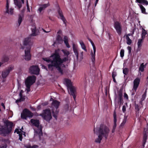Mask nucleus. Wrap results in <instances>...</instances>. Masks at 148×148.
I'll use <instances>...</instances> for the list:
<instances>
[{"label": "nucleus", "instance_id": "nucleus-1", "mask_svg": "<svg viewBox=\"0 0 148 148\" xmlns=\"http://www.w3.org/2000/svg\"><path fill=\"white\" fill-rule=\"evenodd\" d=\"M55 56L54 60L55 62V65L56 66V69L59 73L62 75L64 73L63 68H65L66 67L65 65L63 64V63L68 60V58L65 57L63 59H61L59 54L56 51Z\"/></svg>", "mask_w": 148, "mask_h": 148}, {"label": "nucleus", "instance_id": "nucleus-2", "mask_svg": "<svg viewBox=\"0 0 148 148\" xmlns=\"http://www.w3.org/2000/svg\"><path fill=\"white\" fill-rule=\"evenodd\" d=\"M4 123L5 126H1L0 127V135L5 136L11 133L14 125L8 120L4 121Z\"/></svg>", "mask_w": 148, "mask_h": 148}, {"label": "nucleus", "instance_id": "nucleus-3", "mask_svg": "<svg viewBox=\"0 0 148 148\" xmlns=\"http://www.w3.org/2000/svg\"><path fill=\"white\" fill-rule=\"evenodd\" d=\"M23 45L25 46H27L26 47V49L25 51L24 58L26 60L29 61L31 59V56L30 54L31 47L32 45L31 38L29 37L25 38L23 41Z\"/></svg>", "mask_w": 148, "mask_h": 148}, {"label": "nucleus", "instance_id": "nucleus-4", "mask_svg": "<svg viewBox=\"0 0 148 148\" xmlns=\"http://www.w3.org/2000/svg\"><path fill=\"white\" fill-rule=\"evenodd\" d=\"M60 104V102L56 100H53L52 103V112L53 116L56 119H57L58 114L59 110L58 108Z\"/></svg>", "mask_w": 148, "mask_h": 148}, {"label": "nucleus", "instance_id": "nucleus-5", "mask_svg": "<svg viewBox=\"0 0 148 148\" xmlns=\"http://www.w3.org/2000/svg\"><path fill=\"white\" fill-rule=\"evenodd\" d=\"M36 77L34 75L28 76L26 79L25 84L26 87V90L28 93L30 91L31 86L35 82Z\"/></svg>", "mask_w": 148, "mask_h": 148}, {"label": "nucleus", "instance_id": "nucleus-6", "mask_svg": "<svg viewBox=\"0 0 148 148\" xmlns=\"http://www.w3.org/2000/svg\"><path fill=\"white\" fill-rule=\"evenodd\" d=\"M109 131V128L103 124L101 125L98 130L99 134L104 137L106 139L108 138Z\"/></svg>", "mask_w": 148, "mask_h": 148}, {"label": "nucleus", "instance_id": "nucleus-7", "mask_svg": "<svg viewBox=\"0 0 148 148\" xmlns=\"http://www.w3.org/2000/svg\"><path fill=\"white\" fill-rule=\"evenodd\" d=\"M42 118L46 121L49 122L52 118L50 110L49 109H46L43 110L42 112L40 115Z\"/></svg>", "mask_w": 148, "mask_h": 148}, {"label": "nucleus", "instance_id": "nucleus-8", "mask_svg": "<svg viewBox=\"0 0 148 148\" xmlns=\"http://www.w3.org/2000/svg\"><path fill=\"white\" fill-rule=\"evenodd\" d=\"M56 51H55V53L53 54L51 56V57L52 58V60H51L50 59H48L47 58H43V60L48 63L51 62V64H49L48 65V68L49 70L51 71H52L53 69V68L54 67L56 69V66L55 65V62L54 61V60L55 57L56 56Z\"/></svg>", "mask_w": 148, "mask_h": 148}, {"label": "nucleus", "instance_id": "nucleus-9", "mask_svg": "<svg viewBox=\"0 0 148 148\" xmlns=\"http://www.w3.org/2000/svg\"><path fill=\"white\" fill-rule=\"evenodd\" d=\"M33 114L27 109H24L21 113V118L23 119H26L27 117L32 118L33 116Z\"/></svg>", "mask_w": 148, "mask_h": 148}, {"label": "nucleus", "instance_id": "nucleus-10", "mask_svg": "<svg viewBox=\"0 0 148 148\" xmlns=\"http://www.w3.org/2000/svg\"><path fill=\"white\" fill-rule=\"evenodd\" d=\"M114 27L118 34L121 35L122 31V25L121 23L117 21H114Z\"/></svg>", "mask_w": 148, "mask_h": 148}, {"label": "nucleus", "instance_id": "nucleus-11", "mask_svg": "<svg viewBox=\"0 0 148 148\" xmlns=\"http://www.w3.org/2000/svg\"><path fill=\"white\" fill-rule=\"evenodd\" d=\"M14 68L13 66L11 65L4 70L2 72L1 76L2 78H5L8 75L10 72L13 70Z\"/></svg>", "mask_w": 148, "mask_h": 148}, {"label": "nucleus", "instance_id": "nucleus-12", "mask_svg": "<svg viewBox=\"0 0 148 148\" xmlns=\"http://www.w3.org/2000/svg\"><path fill=\"white\" fill-rule=\"evenodd\" d=\"M29 71L32 74L38 75L39 74L40 69L37 65H33L29 68Z\"/></svg>", "mask_w": 148, "mask_h": 148}, {"label": "nucleus", "instance_id": "nucleus-13", "mask_svg": "<svg viewBox=\"0 0 148 148\" xmlns=\"http://www.w3.org/2000/svg\"><path fill=\"white\" fill-rule=\"evenodd\" d=\"M88 40L90 41L91 43L93 49L94 53L92 52L91 53V60L92 62V64L93 65H94L95 63V52L96 51V49L95 47V45L94 44L93 41L90 39H88Z\"/></svg>", "mask_w": 148, "mask_h": 148}, {"label": "nucleus", "instance_id": "nucleus-14", "mask_svg": "<svg viewBox=\"0 0 148 148\" xmlns=\"http://www.w3.org/2000/svg\"><path fill=\"white\" fill-rule=\"evenodd\" d=\"M68 90L69 94L73 96L74 99L75 100L76 97L75 95V88L74 86H72L68 88Z\"/></svg>", "mask_w": 148, "mask_h": 148}, {"label": "nucleus", "instance_id": "nucleus-15", "mask_svg": "<svg viewBox=\"0 0 148 148\" xmlns=\"http://www.w3.org/2000/svg\"><path fill=\"white\" fill-rule=\"evenodd\" d=\"M140 81V79L137 77L133 81V86L132 89V90H134L136 92V90L138 88Z\"/></svg>", "mask_w": 148, "mask_h": 148}, {"label": "nucleus", "instance_id": "nucleus-16", "mask_svg": "<svg viewBox=\"0 0 148 148\" xmlns=\"http://www.w3.org/2000/svg\"><path fill=\"white\" fill-rule=\"evenodd\" d=\"M58 12L60 18L63 21V23L65 24V25L66 26V20L63 15L62 11L61 10L60 8H59L58 9Z\"/></svg>", "mask_w": 148, "mask_h": 148}, {"label": "nucleus", "instance_id": "nucleus-17", "mask_svg": "<svg viewBox=\"0 0 148 148\" xmlns=\"http://www.w3.org/2000/svg\"><path fill=\"white\" fill-rule=\"evenodd\" d=\"M6 8V12L9 14L12 15L13 13L14 9L11 8L9 9V3L8 1H7Z\"/></svg>", "mask_w": 148, "mask_h": 148}, {"label": "nucleus", "instance_id": "nucleus-18", "mask_svg": "<svg viewBox=\"0 0 148 148\" xmlns=\"http://www.w3.org/2000/svg\"><path fill=\"white\" fill-rule=\"evenodd\" d=\"M50 5V4L49 3L47 4H45L40 5V7L39 8L38 11H39L40 13L43 10H45L46 8Z\"/></svg>", "mask_w": 148, "mask_h": 148}, {"label": "nucleus", "instance_id": "nucleus-19", "mask_svg": "<svg viewBox=\"0 0 148 148\" xmlns=\"http://www.w3.org/2000/svg\"><path fill=\"white\" fill-rule=\"evenodd\" d=\"M31 123L35 126L38 127L39 126L40 123L38 120H35L32 119L31 120Z\"/></svg>", "mask_w": 148, "mask_h": 148}, {"label": "nucleus", "instance_id": "nucleus-20", "mask_svg": "<svg viewBox=\"0 0 148 148\" xmlns=\"http://www.w3.org/2000/svg\"><path fill=\"white\" fill-rule=\"evenodd\" d=\"M144 39L142 38L139 39H138V42L137 43L138 49H140L141 47L142 46L143 42Z\"/></svg>", "mask_w": 148, "mask_h": 148}, {"label": "nucleus", "instance_id": "nucleus-21", "mask_svg": "<svg viewBox=\"0 0 148 148\" xmlns=\"http://www.w3.org/2000/svg\"><path fill=\"white\" fill-rule=\"evenodd\" d=\"M65 82L68 88L72 86L71 82L70 79H65Z\"/></svg>", "mask_w": 148, "mask_h": 148}, {"label": "nucleus", "instance_id": "nucleus-22", "mask_svg": "<svg viewBox=\"0 0 148 148\" xmlns=\"http://www.w3.org/2000/svg\"><path fill=\"white\" fill-rule=\"evenodd\" d=\"M14 3L18 7V9L19 10L22 7L21 2L18 0H14Z\"/></svg>", "mask_w": 148, "mask_h": 148}, {"label": "nucleus", "instance_id": "nucleus-23", "mask_svg": "<svg viewBox=\"0 0 148 148\" xmlns=\"http://www.w3.org/2000/svg\"><path fill=\"white\" fill-rule=\"evenodd\" d=\"M64 43L66 45V47L68 48H70V46L68 43V38L66 36H64Z\"/></svg>", "mask_w": 148, "mask_h": 148}, {"label": "nucleus", "instance_id": "nucleus-24", "mask_svg": "<svg viewBox=\"0 0 148 148\" xmlns=\"http://www.w3.org/2000/svg\"><path fill=\"white\" fill-rule=\"evenodd\" d=\"M102 138L103 136L99 134L98 137L95 140V142L99 143H101V140L102 139Z\"/></svg>", "mask_w": 148, "mask_h": 148}, {"label": "nucleus", "instance_id": "nucleus-25", "mask_svg": "<svg viewBox=\"0 0 148 148\" xmlns=\"http://www.w3.org/2000/svg\"><path fill=\"white\" fill-rule=\"evenodd\" d=\"M79 43L81 46V47L82 48V49L84 50L86 52L87 50L86 49V46L84 43L82 41V40H80L79 41Z\"/></svg>", "mask_w": 148, "mask_h": 148}, {"label": "nucleus", "instance_id": "nucleus-26", "mask_svg": "<svg viewBox=\"0 0 148 148\" xmlns=\"http://www.w3.org/2000/svg\"><path fill=\"white\" fill-rule=\"evenodd\" d=\"M56 40L58 42L60 43H61L63 42L61 36L59 34L57 36Z\"/></svg>", "mask_w": 148, "mask_h": 148}, {"label": "nucleus", "instance_id": "nucleus-27", "mask_svg": "<svg viewBox=\"0 0 148 148\" xmlns=\"http://www.w3.org/2000/svg\"><path fill=\"white\" fill-rule=\"evenodd\" d=\"M113 117H114V125L116 126V122H117V118H116V115L115 111L113 113Z\"/></svg>", "mask_w": 148, "mask_h": 148}, {"label": "nucleus", "instance_id": "nucleus-28", "mask_svg": "<svg viewBox=\"0 0 148 148\" xmlns=\"http://www.w3.org/2000/svg\"><path fill=\"white\" fill-rule=\"evenodd\" d=\"M9 58L8 56H5L3 57L2 59V62L3 63H4L5 62H7L9 60Z\"/></svg>", "mask_w": 148, "mask_h": 148}, {"label": "nucleus", "instance_id": "nucleus-29", "mask_svg": "<svg viewBox=\"0 0 148 148\" xmlns=\"http://www.w3.org/2000/svg\"><path fill=\"white\" fill-rule=\"evenodd\" d=\"M32 33L30 35L31 36H36L37 35V34L36 33V28H33L32 29Z\"/></svg>", "mask_w": 148, "mask_h": 148}, {"label": "nucleus", "instance_id": "nucleus-30", "mask_svg": "<svg viewBox=\"0 0 148 148\" xmlns=\"http://www.w3.org/2000/svg\"><path fill=\"white\" fill-rule=\"evenodd\" d=\"M147 34L146 30L143 28L141 34V38L143 39H144L145 37V35Z\"/></svg>", "mask_w": 148, "mask_h": 148}, {"label": "nucleus", "instance_id": "nucleus-31", "mask_svg": "<svg viewBox=\"0 0 148 148\" xmlns=\"http://www.w3.org/2000/svg\"><path fill=\"white\" fill-rule=\"evenodd\" d=\"M139 6L141 10L142 13L143 14H146L147 13L146 12L145 9L143 7V6L141 4H140Z\"/></svg>", "mask_w": 148, "mask_h": 148}, {"label": "nucleus", "instance_id": "nucleus-32", "mask_svg": "<svg viewBox=\"0 0 148 148\" xmlns=\"http://www.w3.org/2000/svg\"><path fill=\"white\" fill-rule=\"evenodd\" d=\"M23 15L19 14L18 20V26L20 25L21 22L22 21Z\"/></svg>", "mask_w": 148, "mask_h": 148}, {"label": "nucleus", "instance_id": "nucleus-33", "mask_svg": "<svg viewBox=\"0 0 148 148\" xmlns=\"http://www.w3.org/2000/svg\"><path fill=\"white\" fill-rule=\"evenodd\" d=\"M126 38L127 43L128 45H130L132 42V41L128 36H126Z\"/></svg>", "mask_w": 148, "mask_h": 148}, {"label": "nucleus", "instance_id": "nucleus-34", "mask_svg": "<svg viewBox=\"0 0 148 148\" xmlns=\"http://www.w3.org/2000/svg\"><path fill=\"white\" fill-rule=\"evenodd\" d=\"M147 93V89H146L145 90L144 93L143 95L142 96V98L141 99V101H144L145 99V97L146 96ZM141 103H142V102H141Z\"/></svg>", "mask_w": 148, "mask_h": 148}, {"label": "nucleus", "instance_id": "nucleus-35", "mask_svg": "<svg viewBox=\"0 0 148 148\" xmlns=\"http://www.w3.org/2000/svg\"><path fill=\"white\" fill-rule=\"evenodd\" d=\"M144 68L145 66L144 63H142L140 65L139 69V70L140 71L142 72H143L144 70Z\"/></svg>", "mask_w": 148, "mask_h": 148}, {"label": "nucleus", "instance_id": "nucleus-36", "mask_svg": "<svg viewBox=\"0 0 148 148\" xmlns=\"http://www.w3.org/2000/svg\"><path fill=\"white\" fill-rule=\"evenodd\" d=\"M147 135L146 134H145L143 135V145H145L146 142L147 140Z\"/></svg>", "mask_w": 148, "mask_h": 148}, {"label": "nucleus", "instance_id": "nucleus-37", "mask_svg": "<svg viewBox=\"0 0 148 148\" xmlns=\"http://www.w3.org/2000/svg\"><path fill=\"white\" fill-rule=\"evenodd\" d=\"M38 147V146L37 145H34L32 146H31L30 145H28L25 146L26 148H37Z\"/></svg>", "mask_w": 148, "mask_h": 148}, {"label": "nucleus", "instance_id": "nucleus-38", "mask_svg": "<svg viewBox=\"0 0 148 148\" xmlns=\"http://www.w3.org/2000/svg\"><path fill=\"white\" fill-rule=\"evenodd\" d=\"M128 71V69L127 68H125L123 70V73L124 75H127V74Z\"/></svg>", "mask_w": 148, "mask_h": 148}, {"label": "nucleus", "instance_id": "nucleus-39", "mask_svg": "<svg viewBox=\"0 0 148 148\" xmlns=\"http://www.w3.org/2000/svg\"><path fill=\"white\" fill-rule=\"evenodd\" d=\"M62 51L64 53L65 56H68L70 54L69 52L68 51L62 50Z\"/></svg>", "mask_w": 148, "mask_h": 148}, {"label": "nucleus", "instance_id": "nucleus-40", "mask_svg": "<svg viewBox=\"0 0 148 148\" xmlns=\"http://www.w3.org/2000/svg\"><path fill=\"white\" fill-rule=\"evenodd\" d=\"M124 50L123 49H121V50L120 54V56L121 58H123L124 56Z\"/></svg>", "mask_w": 148, "mask_h": 148}, {"label": "nucleus", "instance_id": "nucleus-41", "mask_svg": "<svg viewBox=\"0 0 148 148\" xmlns=\"http://www.w3.org/2000/svg\"><path fill=\"white\" fill-rule=\"evenodd\" d=\"M76 56L77 59H78V53L77 49L73 50Z\"/></svg>", "mask_w": 148, "mask_h": 148}, {"label": "nucleus", "instance_id": "nucleus-42", "mask_svg": "<svg viewBox=\"0 0 148 148\" xmlns=\"http://www.w3.org/2000/svg\"><path fill=\"white\" fill-rule=\"evenodd\" d=\"M140 3L142 4L143 5H148V1L146 0H143Z\"/></svg>", "mask_w": 148, "mask_h": 148}, {"label": "nucleus", "instance_id": "nucleus-43", "mask_svg": "<svg viewBox=\"0 0 148 148\" xmlns=\"http://www.w3.org/2000/svg\"><path fill=\"white\" fill-rule=\"evenodd\" d=\"M39 131V132L38 134L39 136L40 137L41 136H42V128H40Z\"/></svg>", "mask_w": 148, "mask_h": 148}, {"label": "nucleus", "instance_id": "nucleus-44", "mask_svg": "<svg viewBox=\"0 0 148 148\" xmlns=\"http://www.w3.org/2000/svg\"><path fill=\"white\" fill-rule=\"evenodd\" d=\"M135 109L137 112H139L140 110V109L139 108V106L137 104L136 105Z\"/></svg>", "mask_w": 148, "mask_h": 148}, {"label": "nucleus", "instance_id": "nucleus-45", "mask_svg": "<svg viewBox=\"0 0 148 148\" xmlns=\"http://www.w3.org/2000/svg\"><path fill=\"white\" fill-rule=\"evenodd\" d=\"M77 47L76 45L74 43H73V50H74L75 49H77Z\"/></svg>", "mask_w": 148, "mask_h": 148}, {"label": "nucleus", "instance_id": "nucleus-46", "mask_svg": "<svg viewBox=\"0 0 148 148\" xmlns=\"http://www.w3.org/2000/svg\"><path fill=\"white\" fill-rule=\"evenodd\" d=\"M19 99L21 101V102L24 101L25 100V98L24 97V96L23 97V96L20 97V99Z\"/></svg>", "mask_w": 148, "mask_h": 148}, {"label": "nucleus", "instance_id": "nucleus-47", "mask_svg": "<svg viewBox=\"0 0 148 148\" xmlns=\"http://www.w3.org/2000/svg\"><path fill=\"white\" fill-rule=\"evenodd\" d=\"M124 97L125 99H128V96L127 95L125 92L124 93Z\"/></svg>", "mask_w": 148, "mask_h": 148}, {"label": "nucleus", "instance_id": "nucleus-48", "mask_svg": "<svg viewBox=\"0 0 148 148\" xmlns=\"http://www.w3.org/2000/svg\"><path fill=\"white\" fill-rule=\"evenodd\" d=\"M116 75V73L115 72H113L112 73V78H115Z\"/></svg>", "mask_w": 148, "mask_h": 148}, {"label": "nucleus", "instance_id": "nucleus-49", "mask_svg": "<svg viewBox=\"0 0 148 148\" xmlns=\"http://www.w3.org/2000/svg\"><path fill=\"white\" fill-rule=\"evenodd\" d=\"M27 11L29 12H30V10L29 7V5L28 3V0H27Z\"/></svg>", "mask_w": 148, "mask_h": 148}, {"label": "nucleus", "instance_id": "nucleus-50", "mask_svg": "<svg viewBox=\"0 0 148 148\" xmlns=\"http://www.w3.org/2000/svg\"><path fill=\"white\" fill-rule=\"evenodd\" d=\"M19 134V140H20L21 141L22 140V134Z\"/></svg>", "mask_w": 148, "mask_h": 148}, {"label": "nucleus", "instance_id": "nucleus-51", "mask_svg": "<svg viewBox=\"0 0 148 148\" xmlns=\"http://www.w3.org/2000/svg\"><path fill=\"white\" fill-rule=\"evenodd\" d=\"M122 111L124 113H125V111H126V107L125 106H123L122 107Z\"/></svg>", "mask_w": 148, "mask_h": 148}, {"label": "nucleus", "instance_id": "nucleus-52", "mask_svg": "<svg viewBox=\"0 0 148 148\" xmlns=\"http://www.w3.org/2000/svg\"><path fill=\"white\" fill-rule=\"evenodd\" d=\"M127 48L129 51V54L130 53L132 50L131 47L130 46H128L127 47Z\"/></svg>", "mask_w": 148, "mask_h": 148}, {"label": "nucleus", "instance_id": "nucleus-53", "mask_svg": "<svg viewBox=\"0 0 148 148\" xmlns=\"http://www.w3.org/2000/svg\"><path fill=\"white\" fill-rule=\"evenodd\" d=\"M126 121V119H124V120H123V121L121 123V125H123L125 123Z\"/></svg>", "mask_w": 148, "mask_h": 148}, {"label": "nucleus", "instance_id": "nucleus-54", "mask_svg": "<svg viewBox=\"0 0 148 148\" xmlns=\"http://www.w3.org/2000/svg\"><path fill=\"white\" fill-rule=\"evenodd\" d=\"M6 147L7 145L6 144L4 145H1L0 146V148H6Z\"/></svg>", "mask_w": 148, "mask_h": 148}, {"label": "nucleus", "instance_id": "nucleus-55", "mask_svg": "<svg viewBox=\"0 0 148 148\" xmlns=\"http://www.w3.org/2000/svg\"><path fill=\"white\" fill-rule=\"evenodd\" d=\"M116 126L113 125V129L112 130V133H114L115 132V129L116 128Z\"/></svg>", "mask_w": 148, "mask_h": 148}, {"label": "nucleus", "instance_id": "nucleus-56", "mask_svg": "<svg viewBox=\"0 0 148 148\" xmlns=\"http://www.w3.org/2000/svg\"><path fill=\"white\" fill-rule=\"evenodd\" d=\"M15 132H16L17 134H19V130L18 129H16L14 131Z\"/></svg>", "mask_w": 148, "mask_h": 148}, {"label": "nucleus", "instance_id": "nucleus-57", "mask_svg": "<svg viewBox=\"0 0 148 148\" xmlns=\"http://www.w3.org/2000/svg\"><path fill=\"white\" fill-rule=\"evenodd\" d=\"M136 2L140 3L143 0H136Z\"/></svg>", "mask_w": 148, "mask_h": 148}, {"label": "nucleus", "instance_id": "nucleus-58", "mask_svg": "<svg viewBox=\"0 0 148 148\" xmlns=\"http://www.w3.org/2000/svg\"><path fill=\"white\" fill-rule=\"evenodd\" d=\"M123 101L122 97H119V101L120 103L122 102Z\"/></svg>", "mask_w": 148, "mask_h": 148}, {"label": "nucleus", "instance_id": "nucleus-59", "mask_svg": "<svg viewBox=\"0 0 148 148\" xmlns=\"http://www.w3.org/2000/svg\"><path fill=\"white\" fill-rule=\"evenodd\" d=\"M48 104V103L47 102H44V103H43L42 104V105L43 106H45L47 105Z\"/></svg>", "mask_w": 148, "mask_h": 148}, {"label": "nucleus", "instance_id": "nucleus-60", "mask_svg": "<svg viewBox=\"0 0 148 148\" xmlns=\"http://www.w3.org/2000/svg\"><path fill=\"white\" fill-rule=\"evenodd\" d=\"M41 106L40 105H38L37 107V108L38 110H40L41 109Z\"/></svg>", "mask_w": 148, "mask_h": 148}, {"label": "nucleus", "instance_id": "nucleus-61", "mask_svg": "<svg viewBox=\"0 0 148 148\" xmlns=\"http://www.w3.org/2000/svg\"><path fill=\"white\" fill-rule=\"evenodd\" d=\"M98 1L99 0H96L95 5V7L96 6L98 2Z\"/></svg>", "mask_w": 148, "mask_h": 148}, {"label": "nucleus", "instance_id": "nucleus-62", "mask_svg": "<svg viewBox=\"0 0 148 148\" xmlns=\"http://www.w3.org/2000/svg\"><path fill=\"white\" fill-rule=\"evenodd\" d=\"M119 97H122V93L120 92L119 94Z\"/></svg>", "mask_w": 148, "mask_h": 148}, {"label": "nucleus", "instance_id": "nucleus-63", "mask_svg": "<svg viewBox=\"0 0 148 148\" xmlns=\"http://www.w3.org/2000/svg\"><path fill=\"white\" fill-rule=\"evenodd\" d=\"M62 33V31L61 30H59L58 32H57V34H61Z\"/></svg>", "mask_w": 148, "mask_h": 148}, {"label": "nucleus", "instance_id": "nucleus-64", "mask_svg": "<svg viewBox=\"0 0 148 148\" xmlns=\"http://www.w3.org/2000/svg\"><path fill=\"white\" fill-rule=\"evenodd\" d=\"M1 106L3 107V108H4V109H5V106L4 105V104L3 103H1Z\"/></svg>", "mask_w": 148, "mask_h": 148}]
</instances>
